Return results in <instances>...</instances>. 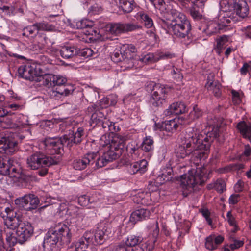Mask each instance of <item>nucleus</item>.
I'll return each mask as SVG.
<instances>
[{
	"label": "nucleus",
	"mask_w": 251,
	"mask_h": 251,
	"mask_svg": "<svg viewBox=\"0 0 251 251\" xmlns=\"http://www.w3.org/2000/svg\"><path fill=\"white\" fill-rule=\"evenodd\" d=\"M239 195L238 194H233L230 196L229 198V203L230 204H235L238 201L239 199Z\"/></svg>",
	"instance_id": "obj_64"
},
{
	"label": "nucleus",
	"mask_w": 251,
	"mask_h": 251,
	"mask_svg": "<svg viewBox=\"0 0 251 251\" xmlns=\"http://www.w3.org/2000/svg\"><path fill=\"white\" fill-rule=\"evenodd\" d=\"M74 90V87L72 85H63L57 86L55 89V92L61 95L67 96L72 93Z\"/></svg>",
	"instance_id": "obj_35"
},
{
	"label": "nucleus",
	"mask_w": 251,
	"mask_h": 251,
	"mask_svg": "<svg viewBox=\"0 0 251 251\" xmlns=\"http://www.w3.org/2000/svg\"><path fill=\"white\" fill-rule=\"evenodd\" d=\"M19 76L31 81L42 82L44 75L35 65L26 64L20 66L18 70Z\"/></svg>",
	"instance_id": "obj_5"
},
{
	"label": "nucleus",
	"mask_w": 251,
	"mask_h": 251,
	"mask_svg": "<svg viewBox=\"0 0 251 251\" xmlns=\"http://www.w3.org/2000/svg\"><path fill=\"white\" fill-rule=\"evenodd\" d=\"M137 163L139 168V173L141 174L144 173L147 170L148 162L145 159H142L137 161Z\"/></svg>",
	"instance_id": "obj_56"
},
{
	"label": "nucleus",
	"mask_w": 251,
	"mask_h": 251,
	"mask_svg": "<svg viewBox=\"0 0 251 251\" xmlns=\"http://www.w3.org/2000/svg\"><path fill=\"white\" fill-rule=\"evenodd\" d=\"M207 187L209 190L215 189L219 193H222L226 189V184L224 180L218 179L214 182L209 184Z\"/></svg>",
	"instance_id": "obj_32"
},
{
	"label": "nucleus",
	"mask_w": 251,
	"mask_h": 251,
	"mask_svg": "<svg viewBox=\"0 0 251 251\" xmlns=\"http://www.w3.org/2000/svg\"><path fill=\"white\" fill-rule=\"evenodd\" d=\"M170 14L171 16L170 19H160L159 20V24L164 29L190 23V21L183 13L176 9H171Z\"/></svg>",
	"instance_id": "obj_6"
},
{
	"label": "nucleus",
	"mask_w": 251,
	"mask_h": 251,
	"mask_svg": "<svg viewBox=\"0 0 251 251\" xmlns=\"http://www.w3.org/2000/svg\"><path fill=\"white\" fill-rule=\"evenodd\" d=\"M55 228L60 242L66 244L70 242L72 234L67 225L60 223L55 226Z\"/></svg>",
	"instance_id": "obj_18"
},
{
	"label": "nucleus",
	"mask_w": 251,
	"mask_h": 251,
	"mask_svg": "<svg viewBox=\"0 0 251 251\" xmlns=\"http://www.w3.org/2000/svg\"><path fill=\"white\" fill-rule=\"evenodd\" d=\"M150 212L146 209L141 208L133 211L130 217L129 222L135 224L138 221H141L148 218Z\"/></svg>",
	"instance_id": "obj_25"
},
{
	"label": "nucleus",
	"mask_w": 251,
	"mask_h": 251,
	"mask_svg": "<svg viewBox=\"0 0 251 251\" xmlns=\"http://www.w3.org/2000/svg\"><path fill=\"white\" fill-rule=\"evenodd\" d=\"M77 47L75 46H64L60 50V54L64 59L71 58L78 54Z\"/></svg>",
	"instance_id": "obj_29"
},
{
	"label": "nucleus",
	"mask_w": 251,
	"mask_h": 251,
	"mask_svg": "<svg viewBox=\"0 0 251 251\" xmlns=\"http://www.w3.org/2000/svg\"><path fill=\"white\" fill-rule=\"evenodd\" d=\"M140 16L142 22L147 28H151L153 26V23L152 20L148 15L146 14H142Z\"/></svg>",
	"instance_id": "obj_51"
},
{
	"label": "nucleus",
	"mask_w": 251,
	"mask_h": 251,
	"mask_svg": "<svg viewBox=\"0 0 251 251\" xmlns=\"http://www.w3.org/2000/svg\"><path fill=\"white\" fill-rule=\"evenodd\" d=\"M33 227L31 224L27 221H24L20 224L16 230L18 243L22 244L26 241L33 234Z\"/></svg>",
	"instance_id": "obj_14"
},
{
	"label": "nucleus",
	"mask_w": 251,
	"mask_h": 251,
	"mask_svg": "<svg viewBox=\"0 0 251 251\" xmlns=\"http://www.w3.org/2000/svg\"><path fill=\"white\" fill-rule=\"evenodd\" d=\"M226 216H227V220L229 224L231 226H235L236 225V221H235L234 217L233 216V215L232 214L231 212L228 211L227 213Z\"/></svg>",
	"instance_id": "obj_62"
},
{
	"label": "nucleus",
	"mask_w": 251,
	"mask_h": 251,
	"mask_svg": "<svg viewBox=\"0 0 251 251\" xmlns=\"http://www.w3.org/2000/svg\"><path fill=\"white\" fill-rule=\"evenodd\" d=\"M17 143L8 137H4L0 139V149H2L7 154H12L15 151Z\"/></svg>",
	"instance_id": "obj_23"
},
{
	"label": "nucleus",
	"mask_w": 251,
	"mask_h": 251,
	"mask_svg": "<svg viewBox=\"0 0 251 251\" xmlns=\"http://www.w3.org/2000/svg\"><path fill=\"white\" fill-rule=\"evenodd\" d=\"M143 238L140 236L130 235L128 236L126 242V245L128 247L136 246L139 243L141 242Z\"/></svg>",
	"instance_id": "obj_43"
},
{
	"label": "nucleus",
	"mask_w": 251,
	"mask_h": 251,
	"mask_svg": "<svg viewBox=\"0 0 251 251\" xmlns=\"http://www.w3.org/2000/svg\"><path fill=\"white\" fill-rule=\"evenodd\" d=\"M205 169L197 168L189 171L188 174L184 176L181 180V185L184 189L191 192L194 190L197 185H201L204 183L203 176L205 175Z\"/></svg>",
	"instance_id": "obj_2"
},
{
	"label": "nucleus",
	"mask_w": 251,
	"mask_h": 251,
	"mask_svg": "<svg viewBox=\"0 0 251 251\" xmlns=\"http://www.w3.org/2000/svg\"><path fill=\"white\" fill-rule=\"evenodd\" d=\"M77 50L78 51V54L77 55L79 56L87 58L92 56L93 54V50L89 48H85L81 50L77 48Z\"/></svg>",
	"instance_id": "obj_48"
},
{
	"label": "nucleus",
	"mask_w": 251,
	"mask_h": 251,
	"mask_svg": "<svg viewBox=\"0 0 251 251\" xmlns=\"http://www.w3.org/2000/svg\"><path fill=\"white\" fill-rule=\"evenodd\" d=\"M187 120L186 118L183 117V116H178L177 115L174 118L172 119H170L169 120L166 121L167 123L166 124V126L168 125H171L173 124V126H179V125H183L186 124H188V122H187Z\"/></svg>",
	"instance_id": "obj_40"
},
{
	"label": "nucleus",
	"mask_w": 251,
	"mask_h": 251,
	"mask_svg": "<svg viewBox=\"0 0 251 251\" xmlns=\"http://www.w3.org/2000/svg\"><path fill=\"white\" fill-rule=\"evenodd\" d=\"M35 25L37 27V31H52L55 30V26L46 22L36 23Z\"/></svg>",
	"instance_id": "obj_42"
},
{
	"label": "nucleus",
	"mask_w": 251,
	"mask_h": 251,
	"mask_svg": "<svg viewBox=\"0 0 251 251\" xmlns=\"http://www.w3.org/2000/svg\"><path fill=\"white\" fill-rule=\"evenodd\" d=\"M60 240L56 233L55 227L49 230L44 238V243L50 247L55 245Z\"/></svg>",
	"instance_id": "obj_27"
},
{
	"label": "nucleus",
	"mask_w": 251,
	"mask_h": 251,
	"mask_svg": "<svg viewBox=\"0 0 251 251\" xmlns=\"http://www.w3.org/2000/svg\"><path fill=\"white\" fill-rule=\"evenodd\" d=\"M155 242L151 240H148L142 244L140 246L143 251H152L154 248Z\"/></svg>",
	"instance_id": "obj_55"
},
{
	"label": "nucleus",
	"mask_w": 251,
	"mask_h": 251,
	"mask_svg": "<svg viewBox=\"0 0 251 251\" xmlns=\"http://www.w3.org/2000/svg\"><path fill=\"white\" fill-rule=\"evenodd\" d=\"M202 115V112L197 107H194L193 111H191L189 114V117L190 119L194 120L198 119Z\"/></svg>",
	"instance_id": "obj_58"
},
{
	"label": "nucleus",
	"mask_w": 251,
	"mask_h": 251,
	"mask_svg": "<svg viewBox=\"0 0 251 251\" xmlns=\"http://www.w3.org/2000/svg\"><path fill=\"white\" fill-rule=\"evenodd\" d=\"M28 167L32 170H37L41 167H49L56 163L51 157L47 156L40 152H36L27 158Z\"/></svg>",
	"instance_id": "obj_4"
},
{
	"label": "nucleus",
	"mask_w": 251,
	"mask_h": 251,
	"mask_svg": "<svg viewBox=\"0 0 251 251\" xmlns=\"http://www.w3.org/2000/svg\"><path fill=\"white\" fill-rule=\"evenodd\" d=\"M230 38L229 35H224L216 39V45L214 48V50L219 55H220L223 52V50L226 47V43Z\"/></svg>",
	"instance_id": "obj_30"
},
{
	"label": "nucleus",
	"mask_w": 251,
	"mask_h": 251,
	"mask_svg": "<svg viewBox=\"0 0 251 251\" xmlns=\"http://www.w3.org/2000/svg\"><path fill=\"white\" fill-rule=\"evenodd\" d=\"M15 203L16 205L24 207L29 204L30 206L27 208L28 210L36 209L39 204L40 201L38 198L32 194L25 195L22 197H19L15 200Z\"/></svg>",
	"instance_id": "obj_16"
},
{
	"label": "nucleus",
	"mask_w": 251,
	"mask_h": 251,
	"mask_svg": "<svg viewBox=\"0 0 251 251\" xmlns=\"http://www.w3.org/2000/svg\"><path fill=\"white\" fill-rule=\"evenodd\" d=\"M145 196L147 198H149L150 196L149 193L144 192L139 193L137 195L134 196L133 200L135 202L138 203L146 204H147V199L145 198Z\"/></svg>",
	"instance_id": "obj_45"
},
{
	"label": "nucleus",
	"mask_w": 251,
	"mask_h": 251,
	"mask_svg": "<svg viewBox=\"0 0 251 251\" xmlns=\"http://www.w3.org/2000/svg\"><path fill=\"white\" fill-rule=\"evenodd\" d=\"M24 221L22 218L20 216H8L4 220L5 225L7 227V229L13 231L16 228L18 229L20 224Z\"/></svg>",
	"instance_id": "obj_28"
},
{
	"label": "nucleus",
	"mask_w": 251,
	"mask_h": 251,
	"mask_svg": "<svg viewBox=\"0 0 251 251\" xmlns=\"http://www.w3.org/2000/svg\"><path fill=\"white\" fill-rule=\"evenodd\" d=\"M40 146L49 154H60L63 150L62 143L57 138H46L41 142Z\"/></svg>",
	"instance_id": "obj_13"
},
{
	"label": "nucleus",
	"mask_w": 251,
	"mask_h": 251,
	"mask_svg": "<svg viewBox=\"0 0 251 251\" xmlns=\"http://www.w3.org/2000/svg\"><path fill=\"white\" fill-rule=\"evenodd\" d=\"M37 27L35 25V23L31 25L27 26L23 28L22 30V36L27 38L30 42L35 41L37 37L40 34H38Z\"/></svg>",
	"instance_id": "obj_26"
},
{
	"label": "nucleus",
	"mask_w": 251,
	"mask_h": 251,
	"mask_svg": "<svg viewBox=\"0 0 251 251\" xmlns=\"http://www.w3.org/2000/svg\"><path fill=\"white\" fill-rule=\"evenodd\" d=\"M186 104L182 101L174 102L170 104L168 109H166L164 114L166 116L174 114L176 115L182 114L188 112Z\"/></svg>",
	"instance_id": "obj_19"
},
{
	"label": "nucleus",
	"mask_w": 251,
	"mask_h": 251,
	"mask_svg": "<svg viewBox=\"0 0 251 251\" xmlns=\"http://www.w3.org/2000/svg\"><path fill=\"white\" fill-rule=\"evenodd\" d=\"M99 109L100 110L103 108H106L109 105V98H104L101 99L99 103L97 104Z\"/></svg>",
	"instance_id": "obj_57"
},
{
	"label": "nucleus",
	"mask_w": 251,
	"mask_h": 251,
	"mask_svg": "<svg viewBox=\"0 0 251 251\" xmlns=\"http://www.w3.org/2000/svg\"><path fill=\"white\" fill-rule=\"evenodd\" d=\"M15 163L13 158L4 159L0 156V174L9 175L10 177L19 179L22 177L21 169L14 167Z\"/></svg>",
	"instance_id": "obj_7"
},
{
	"label": "nucleus",
	"mask_w": 251,
	"mask_h": 251,
	"mask_svg": "<svg viewBox=\"0 0 251 251\" xmlns=\"http://www.w3.org/2000/svg\"><path fill=\"white\" fill-rule=\"evenodd\" d=\"M190 13L194 19H200L201 17V13L194 8H192L190 9Z\"/></svg>",
	"instance_id": "obj_63"
},
{
	"label": "nucleus",
	"mask_w": 251,
	"mask_h": 251,
	"mask_svg": "<svg viewBox=\"0 0 251 251\" xmlns=\"http://www.w3.org/2000/svg\"><path fill=\"white\" fill-rule=\"evenodd\" d=\"M142 62L146 63H154L158 61L157 57V54L154 55L152 53H149L145 55L142 58H138Z\"/></svg>",
	"instance_id": "obj_46"
},
{
	"label": "nucleus",
	"mask_w": 251,
	"mask_h": 251,
	"mask_svg": "<svg viewBox=\"0 0 251 251\" xmlns=\"http://www.w3.org/2000/svg\"><path fill=\"white\" fill-rule=\"evenodd\" d=\"M111 58L112 60L116 63L123 61L122 54L121 51V50H115L113 53L112 54Z\"/></svg>",
	"instance_id": "obj_54"
},
{
	"label": "nucleus",
	"mask_w": 251,
	"mask_h": 251,
	"mask_svg": "<svg viewBox=\"0 0 251 251\" xmlns=\"http://www.w3.org/2000/svg\"><path fill=\"white\" fill-rule=\"evenodd\" d=\"M224 237L221 235H210L206 238L205 248L208 250L214 251L217 249L218 246L224 241Z\"/></svg>",
	"instance_id": "obj_24"
},
{
	"label": "nucleus",
	"mask_w": 251,
	"mask_h": 251,
	"mask_svg": "<svg viewBox=\"0 0 251 251\" xmlns=\"http://www.w3.org/2000/svg\"><path fill=\"white\" fill-rule=\"evenodd\" d=\"M153 140L151 137H146L142 144V150L145 152H150L153 149Z\"/></svg>",
	"instance_id": "obj_39"
},
{
	"label": "nucleus",
	"mask_w": 251,
	"mask_h": 251,
	"mask_svg": "<svg viewBox=\"0 0 251 251\" xmlns=\"http://www.w3.org/2000/svg\"><path fill=\"white\" fill-rule=\"evenodd\" d=\"M90 154H93L92 168L96 169L105 166L108 162L112 161L116 158L113 154L110 153L108 151H100L97 152H92Z\"/></svg>",
	"instance_id": "obj_9"
},
{
	"label": "nucleus",
	"mask_w": 251,
	"mask_h": 251,
	"mask_svg": "<svg viewBox=\"0 0 251 251\" xmlns=\"http://www.w3.org/2000/svg\"><path fill=\"white\" fill-rule=\"evenodd\" d=\"M93 155L90 154V153H88L80 158L75 159L73 162V168L75 170H82L88 166L92 167Z\"/></svg>",
	"instance_id": "obj_20"
},
{
	"label": "nucleus",
	"mask_w": 251,
	"mask_h": 251,
	"mask_svg": "<svg viewBox=\"0 0 251 251\" xmlns=\"http://www.w3.org/2000/svg\"><path fill=\"white\" fill-rule=\"evenodd\" d=\"M202 216L205 218L207 223L209 225H211L212 224V221L210 218V212L206 209H202L201 210Z\"/></svg>",
	"instance_id": "obj_60"
},
{
	"label": "nucleus",
	"mask_w": 251,
	"mask_h": 251,
	"mask_svg": "<svg viewBox=\"0 0 251 251\" xmlns=\"http://www.w3.org/2000/svg\"><path fill=\"white\" fill-rule=\"evenodd\" d=\"M204 139L202 141L197 139L196 134L182 135L179 141L178 147L176 149V153L178 158H184L186 156L192 154V155L198 160L205 159L210 148L209 142Z\"/></svg>",
	"instance_id": "obj_1"
},
{
	"label": "nucleus",
	"mask_w": 251,
	"mask_h": 251,
	"mask_svg": "<svg viewBox=\"0 0 251 251\" xmlns=\"http://www.w3.org/2000/svg\"><path fill=\"white\" fill-rule=\"evenodd\" d=\"M94 202L92 198H89L87 195H83L78 197V202L83 206H88L89 203Z\"/></svg>",
	"instance_id": "obj_47"
},
{
	"label": "nucleus",
	"mask_w": 251,
	"mask_h": 251,
	"mask_svg": "<svg viewBox=\"0 0 251 251\" xmlns=\"http://www.w3.org/2000/svg\"><path fill=\"white\" fill-rule=\"evenodd\" d=\"M85 237L88 242H92L94 245H101L108 237L107 229L105 227H99L94 232L86 231L85 232Z\"/></svg>",
	"instance_id": "obj_11"
},
{
	"label": "nucleus",
	"mask_w": 251,
	"mask_h": 251,
	"mask_svg": "<svg viewBox=\"0 0 251 251\" xmlns=\"http://www.w3.org/2000/svg\"><path fill=\"white\" fill-rule=\"evenodd\" d=\"M47 37L45 35H39L37 37V39L32 42L33 44L32 45L31 49L34 51L42 50L45 47L46 43Z\"/></svg>",
	"instance_id": "obj_33"
},
{
	"label": "nucleus",
	"mask_w": 251,
	"mask_h": 251,
	"mask_svg": "<svg viewBox=\"0 0 251 251\" xmlns=\"http://www.w3.org/2000/svg\"><path fill=\"white\" fill-rule=\"evenodd\" d=\"M90 22L89 21L85 19L79 20L76 23V27L77 29H80L85 28L88 29V28L91 26V24H92L91 23L90 24Z\"/></svg>",
	"instance_id": "obj_53"
},
{
	"label": "nucleus",
	"mask_w": 251,
	"mask_h": 251,
	"mask_svg": "<svg viewBox=\"0 0 251 251\" xmlns=\"http://www.w3.org/2000/svg\"><path fill=\"white\" fill-rule=\"evenodd\" d=\"M100 110L97 106V104H93L87 108V113L88 114H91V120L92 121V123L91 124V126L92 124H95L96 126L98 125L99 126L103 125V123L102 121L97 119V115L98 114V112L100 114H101V112H100Z\"/></svg>",
	"instance_id": "obj_31"
},
{
	"label": "nucleus",
	"mask_w": 251,
	"mask_h": 251,
	"mask_svg": "<svg viewBox=\"0 0 251 251\" xmlns=\"http://www.w3.org/2000/svg\"><path fill=\"white\" fill-rule=\"evenodd\" d=\"M147 87L153 91L151 98L150 100V105L153 107H157L162 105L165 102L169 89L163 85L151 82Z\"/></svg>",
	"instance_id": "obj_3"
},
{
	"label": "nucleus",
	"mask_w": 251,
	"mask_h": 251,
	"mask_svg": "<svg viewBox=\"0 0 251 251\" xmlns=\"http://www.w3.org/2000/svg\"><path fill=\"white\" fill-rule=\"evenodd\" d=\"M5 236V239L7 243L9 246H14L17 242H18V236H14V231L8 229H5L3 233Z\"/></svg>",
	"instance_id": "obj_36"
},
{
	"label": "nucleus",
	"mask_w": 251,
	"mask_h": 251,
	"mask_svg": "<svg viewBox=\"0 0 251 251\" xmlns=\"http://www.w3.org/2000/svg\"><path fill=\"white\" fill-rule=\"evenodd\" d=\"M233 8L234 12L241 18L247 17L249 8L245 0H235Z\"/></svg>",
	"instance_id": "obj_22"
},
{
	"label": "nucleus",
	"mask_w": 251,
	"mask_h": 251,
	"mask_svg": "<svg viewBox=\"0 0 251 251\" xmlns=\"http://www.w3.org/2000/svg\"><path fill=\"white\" fill-rule=\"evenodd\" d=\"M221 24L216 22H211L209 23L204 31L208 35L218 33L220 30L222 29Z\"/></svg>",
	"instance_id": "obj_37"
},
{
	"label": "nucleus",
	"mask_w": 251,
	"mask_h": 251,
	"mask_svg": "<svg viewBox=\"0 0 251 251\" xmlns=\"http://www.w3.org/2000/svg\"><path fill=\"white\" fill-rule=\"evenodd\" d=\"M126 140L125 137L116 135L112 138L110 142L103 144L102 146L105 150L115 155L114 157L117 159L122 153Z\"/></svg>",
	"instance_id": "obj_8"
},
{
	"label": "nucleus",
	"mask_w": 251,
	"mask_h": 251,
	"mask_svg": "<svg viewBox=\"0 0 251 251\" xmlns=\"http://www.w3.org/2000/svg\"><path fill=\"white\" fill-rule=\"evenodd\" d=\"M66 82V78L61 76L46 74L44 75V79L41 84L49 88L62 86L65 84Z\"/></svg>",
	"instance_id": "obj_17"
},
{
	"label": "nucleus",
	"mask_w": 251,
	"mask_h": 251,
	"mask_svg": "<svg viewBox=\"0 0 251 251\" xmlns=\"http://www.w3.org/2000/svg\"><path fill=\"white\" fill-rule=\"evenodd\" d=\"M71 135L73 136L75 139V142L79 143L82 140V136L84 135V130L82 127L78 128L77 131L75 133H71Z\"/></svg>",
	"instance_id": "obj_50"
},
{
	"label": "nucleus",
	"mask_w": 251,
	"mask_h": 251,
	"mask_svg": "<svg viewBox=\"0 0 251 251\" xmlns=\"http://www.w3.org/2000/svg\"><path fill=\"white\" fill-rule=\"evenodd\" d=\"M99 30L94 29L92 27V24L87 30L85 31V34L88 35H92L93 36L94 40L101 39V35L99 34Z\"/></svg>",
	"instance_id": "obj_52"
},
{
	"label": "nucleus",
	"mask_w": 251,
	"mask_h": 251,
	"mask_svg": "<svg viewBox=\"0 0 251 251\" xmlns=\"http://www.w3.org/2000/svg\"><path fill=\"white\" fill-rule=\"evenodd\" d=\"M73 136H72L71 133L68 135H64L60 138V141L62 143V147L63 145H66L67 147L70 148L73 145V144H77L75 142V139H73Z\"/></svg>",
	"instance_id": "obj_44"
},
{
	"label": "nucleus",
	"mask_w": 251,
	"mask_h": 251,
	"mask_svg": "<svg viewBox=\"0 0 251 251\" xmlns=\"http://www.w3.org/2000/svg\"><path fill=\"white\" fill-rule=\"evenodd\" d=\"M177 126H154V130L157 132L160 135L170 136L176 130Z\"/></svg>",
	"instance_id": "obj_38"
},
{
	"label": "nucleus",
	"mask_w": 251,
	"mask_h": 251,
	"mask_svg": "<svg viewBox=\"0 0 251 251\" xmlns=\"http://www.w3.org/2000/svg\"><path fill=\"white\" fill-rule=\"evenodd\" d=\"M102 11V9L100 7H99L98 4H95L92 6L89 9V12L92 14H98Z\"/></svg>",
	"instance_id": "obj_61"
},
{
	"label": "nucleus",
	"mask_w": 251,
	"mask_h": 251,
	"mask_svg": "<svg viewBox=\"0 0 251 251\" xmlns=\"http://www.w3.org/2000/svg\"><path fill=\"white\" fill-rule=\"evenodd\" d=\"M140 28V26L134 23H114L107 24L106 29L111 34L118 35L122 33L131 32Z\"/></svg>",
	"instance_id": "obj_10"
},
{
	"label": "nucleus",
	"mask_w": 251,
	"mask_h": 251,
	"mask_svg": "<svg viewBox=\"0 0 251 251\" xmlns=\"http://www.w3.org/2000/svg\"><path fill=\"white\" fill-rule=\"evenodd\" d=\"M123 62L127 65V68H131L134 66V61L138 60L137 56V49L132 45H124L121 47Z\"/></svg>",
	"instance_id": "obj_12"
},
{
	"label": "nucleus",
	"mask_w": 251,
	"mask_h": 251,
	"mask_svg": "<svg viewBox=\"0 0 251 251\" xmlns=\"http://www.w3.org/2000/svg\"><path fill=\"white\" fill-rule=\"evenodd\" d=\"M175 57L174 54L169 53V52H161L157 54V57L158 61L161 59H168Z\"/></svg>",
	"instance_id": "obj_59"
},
{
	"label": "nucleus",
	"mask_w": 251,
	"mask_h": 251,
	"mask_svg": "<svg viewBox=\"0 0 251 251\" xmlns=\"http://www.w3.org/2000/svg\"><path fill=\"white\" fill-rule=\"evenodd\" d=\"M148 228L152 231L153 239L151 241L155 243L159 233V228L157 221H155L153 223L149 225L148 226Z\"/></svg>",
	"instance_id": "obj_41"
},
{
	"label": "nucleus",
	"mask_w": 251,
	"mask_h": 251,
	"mask_svg": "<svg viewBox=\"0 0 251 251\" xmlns=\"http://www.w3.org/2000/svg\"><path fill=\"white\" fill-rule=\"evenodd\" d=\"M214 75L213 74H210L208 75L207 82L205 84V87L208 91H212L213 95L217 98H220L221 96V85L218 81H215Z\"/></svg>",
	"instance_id": "obj_21"
},
{
	"label": "nucleus",
	"mask_w": 251,
	"mask_h": 251,
	"mask_svg": "<svg viewBox=\"0 0 251 251\" xmlns=\"http://www.w3.org/2000/svg\"><path fill=\"white\" fill-rule=\"evenodd\" d=\"M172 34L176 37L180 39L187 38L188 40H191L192 34L191 31L192 26L191 23L187 24H182V25H176L172 27L167 28Z\"/></svg>",
	"instance_id": "obj_15"
},
{
	"label": "nucleus",
	"mask_w": 251,
	"mask_h": 251,
	"mask_svg": "<svg viewBox=\"0 0 251 251\" xmlns=\"http://www.w3.org/2000/svg\"><path fill=\"white\" fill-rule=\"evenodd\" d=\"M242 136L245 138H251V126H237Z\"/></svg>",
	"instance_id": "obj_49"
},
{
	"label": "nucleus",
	"mask_w": 251,
	"mask_h": 251,
	"mask_svg": "<svg viewBox=\"0 0 251 251\" xmlns=\"http://www.w3.org/2000/svg\"><path fill=\"white\" fill-rule=\"evenodd\" d=\"M119 7L125 13H129L132 11L135 6L134 0H124L119 4Z\"/></svg>",
	"instance_id": "obj_34"
}]
</instances>
